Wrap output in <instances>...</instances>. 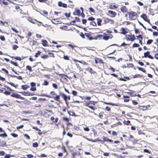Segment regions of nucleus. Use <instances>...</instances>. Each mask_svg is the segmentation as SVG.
<instances>
[{
    "mask_svg": "<svg viewBox=\"0 0 158 158\" xmlns=\"http://www.w3.org/2000/svg\"><path fill=\"white\" fill-rule=\"evenodd\" d=\"M80 36L83 38H85V35L82 32L80 34Z\"/></svg>",
    "mask_w": 158,
    "mask_h": 158,
    "instance_id": "53",
    "label": "nucleus"
},
{
    "mask_svg": "<svg viewBox=\"0 0 158 158\" xmlns=\"http://www.w3.org/2000/svg\"><path fill=\"white\" fill-rule=\"evenodd\" d=\"M10 63L11 64H12L14 65H15L16 66H18V64H17V63L16 62H14V61H10Z\"/></svg>",
    "mask_w": 158,
    "mask_h": 158,
    "instance_id": "29",
    "label": "nucleus"
},
{
    "mask_svg": "<svg viewBox=\"0 0 158 158\" xmlns=\"http://www.w3.org/2000/svg\"><path fill=\"white\" fill-rule=\"evenodd\" d=\"M137 68H138V69L139 70L141 71H143V72L144 73H145L146 72V70L145 69H144L143 68L139 67H138Z\"/></svg>",
    "mask_w": 158,
    "mask_h": 158,
    "instance_id": "21",
    "label": "nucleus"
},
{
    "mask_svg": "<svg viewBox=\"0 0 158 158\" xmlns=\"http://www.w3.org/2000/svg\"><path fill=\"white\" fill-rule=\"evenodd\" d=\"M63 58L65 60H69V57L67 56H64Z\"/></svg>",
    "mask_w": 158,
    "mask_h": 158,
    "instance_id": "36",
    "label": "nucleus"
},
{
    "mask_svg": "<svg viewBox=\"0 0 158 158\" xmlns=\"http://www.w3.org/2000/svg\"><path fill=\"white\" fill-rule=\"evenodd\" d=\"M80 155V153L79 152H77L73 153L72 154V156L74 157L75 155L79 156Z\"/></svg>",
    "mask_w": 158,
    "mask_h": 158,
    "instance_id": "15",
    "label": "nucleus"
},
{
    "mask_svg": "<svg viewBox=\"0 0 158 158\" xmlns=\"http://www.w3.org/2000/svg\"><path fill=\"white\" fill-rule=\"evenodd\" d=\"M26 156L28 158H32L33 157V156L31 154H27L26 155Z\"/></svg>",
    "mask_w": 158,
    "mask_h": 158,
    "instance_id": "30",
    "label": "nucleus"
},
{
    "mask_svg": "<svg viewBox=\"0 0 158 158\" xmlns=\"http://www.w3.org/2000/svg\"><path fill=\"white\" fill-rule=\"evenodd\" d=\"M7 136V135L6 133H3L0 134V136L1 137H6Z\"/></svg>",
    "mask_w": 158,
    "mask_h": 158,
    "instance_id": "28",
    "label": "nucleus"
},
{
    "mask_svg": "<svg viewBox=\"0 0 158 158\" xmlns=\"http://www.w3.org/2000/svg\"><path fill=\"white\" fill-rule=\"evenodd\" d=\"M84 130L86 131H89V129L88 127H84Z\"/></svg>",
    "mask_w": 158,
    "mask_h": 158,
    "instance_id": "51",
    "label": "nucleus"
},
{
    "mask_svg": "<svg viewBox=\"0 0 158 158\" xmlns=\"http://www.w3.org/2000/svg\"><path fill=\"white\" fill-rule=\"evenodd\" d=\"M139 45L135 43L133 45V47H139Z\"/></svg>",
    "mask_w": 158,
    "mask_h": 158,
    "instance_id": "33",
    "label": "nucleus"
},
{
    "mask_svg": "<svg viewBox=\"0 0 158 158\" xmlns=\"http://www.w3.org/2000/svg\"><path fill=\"white\" fill-rule=\"evenodd\" d=\"M123 123L127 125H128L129 123H130V121L129 120H127L126 121H124L123 122Z\"/></svg>",
    "mask_w": 158,
    "mask_h": 158,
    "instance_id": "26",
    "label": "nucleus"
},
{
    "mask_svg": "<svg viewBox=\"0 0 158 158\" xmlns=\"http://www.w3.org/2000/svg\"><path fill=\"white\" fill-rule=\"evenodd\" d=\"M132 103L134 105H136L138 104V102L135 100H133Z\"/></svg>",
    "mask_w": 158,
    "mask_h": 158,
    "instance_id": "59",
    "label": "nucleus"
},
{
    "mask_svg": "<svg viewBox=\"0 0 158 158\" xmlns=\"http://www.w3.org/2000/svg\"><path fill=\"white\" fill-rule=\"evenodd\" d=\"M97 23H98V24L99 25V26H100L101 25V22H102V20H101V19H97Z\"/></svg>",
    "mask_w": 158,
    "mask_h": 158,
    "instance_id": "19",
    "label": "nucleus"
},
{
    "mask_svg": "<svg viewBox=\"0 0 158 158\" xmlns=\"http://www.w3.org/2000/svg\"><path fill=\"white\" fill-rule=\"evenodd\" d=\"M31 87H35V84L33 82H32L31 83Z\"/></svg>",
    "mask_w": 158,
    "mask_h": 158,
    "instance_id": "35",
    "label": "nucleus"
},
{
    "mask_svg": "<svg viewBox=\"0 0 158 158\" xmlns=\"http://www.w3.org/2000/svg\"><path fill=\"white\" fill-rule=\"evenodd\" d=\"M108 12L110 14H111V17H114L116 15V13L114 11L111 10H109Z\"/></svg>",
    "mask_w": 158,
    "mask_h": 158,
    "instance_id": "7",
    "label": "nucleus"
},
{
    "mask_svg": "<svg viewBox=\"0 0 158 158\" xmlns=\"http://www.w3.org/2000/svg\"><path fill=\"white\" fill-rule=\"evenodd\" d=\"M2 70L4 71L6 74H8V71L6 70V69H4V68H2Z\"/></svg>",
    "mask_w": 158,
    "mask_h": 158,
    "instance_id": "57",
    "label": "nucleus"
},
{
    "mask_svg": "<svg viewBox=\"0 0 158 158\" xmlns=\"http://www.w3.org/2000/svg\"><path fill=\"white\" fill-rule=\"evenodd\" d=\"M42 44L44 46H47V41L45 40H42Z\"/></svg>",
    "mask_w": 158,
    "mask_h": 158,
    "instance_id": "12",
    "label": "nucleus"
},
{
    "mask_svg": "<svg viewBox=\"0 0 158 158\" xmlns=\"http://www.w3.org/2000/svg\"><path fill=\"white\" fill-rule=\"evenodd\" d=\"M95 61L96 64L98 63L99 64H103L104 62H103L102 60L99 58L96 57L95 58Z\"/></svg>",
    "mask_w": 158,
    "mask_h": 158,
    "instance_id": "4",
    "label": "nucleus"
},
{
    "mask_svg": "<svg viewBox=\"0 0 158 158\" xmlns=\"http://www.w3.org/2000/svg\"><path fill=\"white\" fill-rule=\"evenodd\" d=\"M52 21V22L55 24H57L58 23V21H57V19H52V20H51Z\"/></svg>",
    "mask_w": 158,
    "mask_h": 158,
    "instance_id": "17",
    "label": "nucleus"
},
{
    "mask_svg": "<svg viewBox=\"0 0 158 158\" xmlns=\"http://www.w3.org/2000/svg\"><path fill=\"white\" fill-rule=\"evenodd\" d=\"M60 95L64 99V101H66L67 99V96L65 94L62 93L60 94Z\"/></svg>",
    "mask_w": 158,
    "mask_h": 158,
    "instance_id": "11",
    "label": "nucleus"
},
{
    "mask_svg": "<svg viewBox=\"0 0 158 158\" xmlns=\"http://www.w3.org/2000/svg\"><path fill=\"white\" fill-rule=\"evenodd\" d=\"M153 41L152 40H149L147 41V44H150L152 43Z\"/></svg>",
    "mask_w": 158,
    "mask_h": 158,
    "instance_id": "25",
    "label": "nucleus"
},
{
    "mask_svg": "<svg viewBox=\"0 0 158 158\" xmlns=\"http://www.w3.org/2000/svg\"><path fill=\"white\" fill-rule=\"evenodd\" d=\"M136 37L138 39H141V40L143 39V38H142V36L141 35H139L138 36H137Z\"/></svg>",
    "mask_w": 158,
    "mask_h": 158,
    "instance_id": "63",
    "label": "nucleus"
},
{
    "mask_svg": "<svg viewBox=\"0 0 158 158\" xmlns=\"http://www.w3.org/2000/svg\"><path fill=\"white\" fill-rule=\"evenodd\" d=\"M11 97L16 98H20L22 100H23L24 99L23 97L21 96L20 95L15 93H13L11 95Z\"/></svg>",
    "mask_w": 158,
    "mask_h": 158,
    "instance_id": "3",
    "label": "nucleus"
},
{
    "mask_svg": "<svg viewBox=\"0 0 158 158\" xmlns=\"http://www.w3.org/2000/svg\"><path fill=\"white\" fill-rule=\"evenodd\" d=\"M30 90L32 91H35L36 90V88L35 87H31Z\"/></svg>",
    "mask_w": 158,
    "mask_h": 158,
    "instance_id": "37",
    "label": "nucleus"
},
{
    "mask_svg": "<svg viewBox=\"0 0 158 158\" xmlns=\"http://www.w3.org/2000/svg\"><path fill=\"white\" fill-rule=\"evenodd\" d=\"M48 85V82L46 81L45 80L44 82V85Z\"/></svg>",
    "mask_w": 158,
    "mask_h": 158,
    "instance_id": "47",
    "label": "nucleus"
},
{
    "mask_svg": "<svg viewBox=\"0 0 158 158\" xmlns=\"http://www.w3.org/2000/svg\"><path fill=\"white\" fill-rule=\"evenodd\" d=\"M11 155L9 154H6L5 155L4 158H9L10 157Z\"/></svg>",
    "mask_w": 158,
    "mask_h": 158,
    "instance_id": "44",
    "label": "nucleus"
},
{
    "mask_svg": "<svg viewBox=\"0 0 158 158\" xmlns=\"http://www.w3.org/2000/svg\"><path fill=\"white\" fill-rule=\"evenodd\" d=\"M122 33L123 34H125L127 32L126 31V30L125 29L123 28H122Z\"/></svg>",
    "mask_w": 158,
    "mask_h": 158,
    "instance_id": "27",
    "label": "nucleus"
},
{
    "mask_svg": "<svg viewBox=\"0 0 158 158\" xmlns=\"http://www.w3.org/2000/svg\"><path fill=\"white\" fill-rule=\"evenodd\" d=\"M34 129H35L37 131H40V130L37 127H32Z\"/></svg>",
    "mask_w": 158,
    "mask_h": 158,
    "instance_id": "60",
    "label": "nucleus"
},
{
    "mask_svg": "<svg viewBox=\"0 0 158 158\" xmlns=\"http://www.w3.org/2000/svg\"><path fill=\"white\" fill-rule=\"evenodd\" d=\"M26 68L27 69H28L29 71L30 72L32 71V69L30 66H29V65H27L26 66Z\"/></svg>",
    "mask_w": 158,
    "mask_h": 158,
    "instance_id": "23",
    "label": "nucleus"
},
{
    "mask_svg": "<svg viewBox=\"0 0 158 158\" xmlns=\"http://www.w3.org/2000/svg\"><path fill=\"white\" fill-rule=\"evenodd\" d=\"M70 13L67 14V13H65L64 15L67 17H69L70 16Z\"/></svg>",
    "mask_w": 158,
    "mask_h": 158,
    "instance_id": "52",
    "label": "nucleus"
},
{
    "mask_svg": "<svg viewBox=\"0 0 158 158\" xmlns=\"http://www.w3.org/2000/svg\"><path fill=\"white\" fill-rule=\"evenodd\" d=\"M114 21L112 19H109V23H110L111 24H112L114 23Z\"/></svg>",
    "mask_w": 158,
    "mask_h": 158,
    "instance_id": "61",
    "label": "nucleus"
},
{
    "mask_svg": "<svg viewBox=\"0 0 158 158\" xmlns=\"http://www.w3.org/2000/svg\"><path fill=\"white\" fill-rule=\"evenodd\" d=\"M33 146L34 147H37L38 146V143L36 142L33 143Z\"/></svg>",
    "mask_w": 158,
    "mask_h": 158,
    "instance_id": "32",
    "label": "nucleus"
},
{
    "mask_svg": "<svg viewBox=\"0 0 158 158\" xmlns=\"http://www.w3.org/2000/svg\"><path fill=\"white\" fill-rule=\"evenodd\" d=\"M109 19L107 18L103 20L104 23H109Z\"/></svg>",
    "mask_w": 158,
    "mask_h": 158,
    "instance_id": "31",
    "label": "nucleus"
},
{
    "mask_svg": "<svg viewBox=\"0 0 158 158\" xmlns=\"http://www.w3.org/2000/svg\"><path fill=\"white\" fill-rule=\"evenodd\" d=\"M87 22V20L86 19H83L82 20V23L84 24H85Z\"/></svg>",
    "mask_w": 158,
    "mask_h": 158,
    "instance_id": "62",
    "label": "nucleus"
},
{
    "mask_svg": "<svg viewBox=\"0 0 158 158\" xmlns=\"http://www.w3.org/2000/svg\"><path fill=\"white\" fill-rule=\"evenodd\" d=\"M21 87L22 89L25 90H27L29 87V86L27 85H22Z\"/></svg>",
    "mask_w": 158,
    "mask_h": 158,
    "instance_id": "14",
    "label": "nucleus"
},
{
    "mask_svg": "<svg viewBox=\"0 0 158 158\" xmlns=\"http://www.w3.org/2000/svg\"><path fill=\"white\" fill-rule=\"evenodd\" d=\"M72 94L74 95L75 96V95H77V92L76 91L73 90V91H72Z\"/></svg>",
    "mask_w": 158,
    "mask_h": 158,
    "instance_id": "45",
    "label": "nucleus"
},
{
    "mask_svg": "<svg viewBox=\"0 0 158 158\" xmlns=\"http://www.w3.org/2000/svg\"><path fill=\"white\" fill-rule=\"evenodd\" d=\"M19 93L22 94L23 95L26 96H28L29 94V92H20Z\"/></svg>",
    "mask_w": 158,
    "mask_h": 158,
    "instance_id": "16",
    "label": "nucleus"
},
{
    "mask_svg": "<svg viewBox=\"0 0 158 158\" xmlns=\"http://www.w3.org/2000/svg\"><path fill=\"white\" fill-rule=\"evenodd\" d=\"M150 52L149 51H147L146 52H144V56H142V58L145 57L146 58L147 57H148L149 58H150L152 59H153V57L150 54Z\"/></svg>",
    "mask_w": 158,
    "mask_h": 158,
    "instance_id": "2",
    "label": "nucleus"
},
{
    "mask_svg": "<svg viewBox=\"0 0 158 158\" xmlns=\"http://www.w3.org/2000/svg\"><path fill=\"white\" fill-rule=\"evenodd\" d=\"M153 35L154 36H157L158 35V33L157 32H153Z\"/></svg>",
    "mask_w": 158,
    "mask_h": 158,
    "instance_id": "50",
    "label": "nucleus"
},
{
    "mask_svg": "<svg viewBox=\"0 0 158 158\" xmlns=\"http://www.w3.org/2000/svg\"><path fill=\"white\" fill-rule=\"evenodd\" d=\"M128 14L129 15V18L131 20L134 19L135 18H136L135 17L137 15L136 13L133 11L128 12Z\"/></svg>",
    "mask_w": 158,
    "mask_h": 158,
    "instance_id": "1",
    "label": "nucleus"
},
{
    "mask_svg": "<svg viewBox=\"0 0 158 158\" xmlns=\"http://www.w3.org/2000/svg\"><path fill=\"white\" fill-rule=\"evenodd\" d=\"M95 19L93 17H90L88 19V20L89 21H93Z\"/></svg>",
    "mask_w": 158,
    "mask_h": 158,
    "instance_id": "39",
    "label": "nucleus"
},
{
    "mask_svg": "<svg viewBox=\"0 0 158 158\" xmlns=\"http://www.w3.org/2000/svg\"><path fill=\"white\" fill-rule=\"evenodd\" d=\"M41 53V52L39 51H37V52L35 53V56L36 57H38V56Z\"/></svg>",
    "mask_w": 158,
    "mask_h": 158,
    "instance_id": "22",
    "label": "nucleus"
},
{
    "mask_svg": "<svg viewBox=\"0 0 158 158\" xmlns=\"http://www.w3.org/2000/svg\"><path fill=\"white\" fill-rule=\"evenodd\" d=\"M90 24L93 26H96V23L94 21H93L90 23Z\"/></svg>",
    "mask_w": 158,
    "mask_h": 158,
    "instance_id": "40",
    "label": "nucleus"
},
{
    "mask_svg": "<svg viewBox=\"0 0 158 158\" xmlns=\"http://www.w3.org/2000/svg\"><path fill=\"white\" fill-rule=\"evenodd\" d=\"M155 58L158 60V53H156L155 55Z\"/></svg>",
    "mask_w": 158,
    "mask_h": 158,
    "instance_id": "64",
    "label": "nucleus"
},
{
    "mask_svg": "<svg viewBox=\"0 0 158 158\" xmlns=\"http://www.w3.org/2000/svg\"><path fill=\"white\" fill-rule=\"evenodd\" d=\"M54 99L55 100L58 101L59 99V96L58 95H57L54 98Z\"/></svg>",
    "mask_w": 158,
    "mask_h": 158,
    "instance_id": "54",
    "label": "nucleus"
},
{
    "mask_svg": "<svg viewBox=\"0 0 158 158\" xmlns=\"http://www.w3.org/2000/svg\"><path fill=\"white\" fill-rule=\"evenodd\" d=\"M58 5L59 6H62L64 8H66L67 7L66 4L63 3L61 2H58Z\"/></svg>",
    "mask_w": 158,
    "mask_h": 158,
    "instance_id": "6",
    "label": "nucleus"
},
{
    "mask_svg": "<svg viewBox=\"0 0 158 158\" xmlns=\"http://www.w3.org/2000/svg\"><path fill=\"white\" fill-rule=\"evenodd\" d=\"M120 10L122 12H126L127 11V8L125 6H122Z\"/></svg>",
    "mask_w": 158,
    "mask_h": 158,
    "instance_id": "9",
    "label": "nucleus"
},
{
    "mask_svg": "<svg viewBox=\"0 0 158 158\" xmlns=\"http://www.w3.org/2000/svg\"><path fill=\"white\" fill-rule=\"evenodd\" d=\"M4 94H6V95H10V93L9 92H8V91H5L4 92Z\"/></svg>",
    "mask_w": 158,
    "mask_h": 158,
    "instance_id": "56",
    "label": "nucleus"
},
{
    "mask_svg": "<svg viewBox=\"0 0 158 158\" xmlns=\"http://www.w3.org/2000/svg\"><path fill=\"white\" fill-rule=\"evenodd\" d=\"M109 38V37L108 36H104L103 39L106 40H107Z\"/></svg>",
    "mask_w": 158,
    "mask_h": 158,
    "instance_id": "24",
    "label": "nucleus"
},
{
    "mask_svg": "<svg viewBox=\"0 0 158 158\" xmlns=\"http://www.w3.org/2000/svg\"><path fill=\"white\" fill-rule=\"evenodd\" d=\"M6 144V143L0 139V146L4 147Z\"/></svg>",
    "mask_w": 158,
    "mask_h": 158,
    "instance_id": "13",
    "label": "nucleus"
},
{
    "mask_svg": "<svg viewBox=\"0 0 158 158\" xmlns=\"http://www.w3.org/2000/svg\"><path fill=\"white\" fill-rule=\"evenodd\" d=\"M52 86L53 87H54L55 89H57V85L56 84H52Z\"/></svg>",
    "mask_w": 158,
    "mask_h": 158,
    "instance_id": "58",
    "label": "nucleus"
},
{
    "mask_svg": "<svg viewBox=\"0 0 158 158\" xmlns=\"http://www.w3.org/2000/svg\"><path fill=\"white\" fill-rule=\"evenodd\" d=\"M141 17L146 21L148 23H150V20L147 17L145 14H143L142 15Z\"/></svg>",
    "mask_w": 158,
    "mask_h": 158,
    "instance_id": "5",
    "label": "nucleus"
},
{
    "mask_svg": "<svg viewBox=\"0 0 158 158\" xmlns=\"http://www.w3.org/2000/svg\"><path fill=\"white\" fill-rule=\"evenodd\" d=\"M11 135L14 137H16L18 136V135L15 133H12Z\"/></svg>",
    "mask_w": 158,
    "mask_h": 158,
    "instance_id": "49",
    "label": "nucleus"
},
{
    "mask_svg": "<svg viewBox=\"0 0 158 158\" xmlns=\"http://www.w3.org/2000/svg\"><path fill=\"white\" fill-rule=\"evenodd\" d=\"M14 58L16 60H19V61H20L21 60V58L19 57H14Z\"/></svg>",
    "mask_w": 158,
    "mask_h": 158,
    "instance_id": "46",
    "label": "nucleus"
},
{
    "mask_svg": "<svg viewBox=\"0 0 158 158\" xmlns=\"http://www.w3.org/2000/svg\"><path fill=\"white\" fill-rule=\"evenodd\" d=\"M5 154V152L3 151H0V155L1 156H4Z\"/></svg>",
    "mask_w": 158,
    "mask_h": 158,
    "instance_id": "48",
    "label": "nucleus"
},
{
    "mask_svg": "<svg viewBox=\"0 0 158 158\" xmlns=\"http://www.w3.org/2000/svg\"><path fill=\"white\" fill-rule=\"evenodd\" d=\"M85 70L87 71H89V72L91 73H95V72H94V71L93 70V69L90 68H88L85 69Z\"/></svg>",
    "mask_w": 158,
    "mask_h": 158,
    "instance_id": "10",
    "label": "nucleus"
},
{
    "mask_svg": "<svg viewBox=\"0 0 158 158\" xmlns=\"http://www.w3.org/2000/svg\"><path fill=\"white\" fill-rule=\"evenodd\" d=\"M76 12L77 14V15L78 16L80 15V11L79 10H76Z\"/></svg>",
    "mask_w": 158,
    "mask_h": 158,
    "instance_id": "38",
    "label": "nucleus"
},
{
    "mask_svg": "<svg viewBox=\"0 0 158 158\" xmlns=\"http://www.w3.org/2000/svg\"><path fill=\"white\" fill-rule=\"evenodd\" d=\"M13 49L15 50L18 48V46L17 45H14L13 46Z\"/></svg>",
    "mask_w": 158,
    "mask_h": 158,
    "instance_id": "42",
    "label": "nucleus"
},
{
    "mask_svg": "<svg viewBox=\"0 0 158 158\" xmlns=\"http://www.w3.org/2000/svg\"><path fill=\"white\" fill-rule=\"evenodd\" d=\"M24 136L28 139H30V136L27 134H25L24 135Z\"/></svg>",
    "mask_w": 158,
    "mask_h": 158,
    "instance_id": "43",
    "label": "nucleus"
},
{
    "mask_svg": "<svg viewBox=\"0 0 158 158\" xmlns=\"http://www.w3.org/2000/svg\"><path fill=\"white\" fill-rule=\"evenodd\" d=\"M118 6L114 5H113L112 4H110L109 5V7L111 9H116L117 8Z\"/></svg>",
    "mask_w": 158,
    "mask_h": 158,
    "instance_id": "8",
    "label": "nucleus"
},
{
    "mask_svg": "<svg viewBox=\"0 0 158 158\" xmlns=\"http://www.w3.org/2000/svg\"><path fill=\"white\" fill-rule=\"evenodd\" d=\"M89 10L91 12H93L94 13V10L93 8L90 7L89 8Z\"/></svg>",
    "mask_w": 158,
    "mask_h": 158,
    "instance_id": "55",
    "label": "nucleus"
},
{
    "mask_svg": "<svg viewBox=\"0 0 158 158\" xmlns=\"http://www.w3.org/2000/svg\"><path fill=\"white\" fill-rule=\"evenodd\" d=\"M105 103L106 104H108V105H113L114 106H117V105L116 104H114V103H110L109 102H105Z\"/></svg>",
    "mask_w": 158,
    "mask_h": 158,
    "instance_id": "34",
    "label": "nucleus"
},
{
    "mask_svg": "<svg viewBox=\"0 0 158 158\" xmlns=\"http://www.w3.org/2000/svg\"><path fill=\"white\" fill-rule=\"evenodd\" d=\"M0 39L1 40L4 41L5 40V38L3 36H0Z\"/></svg>",
    "mask_w": 158,
    "mask_h": 158,
    "instance_id": "41",
    "label": "nucleus"
},
{
    "mask_svg": "<svg viewBox=\"0 0 158 158\" xmlns=\"http://www.w3.org/2000/svg\"><path fill=\"white\" fill-rule=\"evenodd\" d=\"M28 20L30 22L32 23H35V22L33 21V19L31 17H29L28 18Z\"/></svg>",
    "mask_w": 158,
    "mask_h": 158,
    "instance_id": "20",
    "label": "nucleus"
},
{
    "mask_svg": "<svg viewBox=\"0 0 158 158\" xmlns=\"http://www.w3.org/2000/svg\"><path fill=\"white\" fill-rule=\"evenodd\" d=\"M2 3L4 4L5 5H8V2L6 1H5L4 0H0V4Z\"/></svg>",
    "mask_w": 158,
    "mask_h": 158,
    "instance_id": "18",
    "label": "nucleus"
}]
</instances>
